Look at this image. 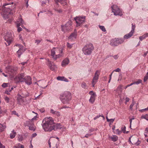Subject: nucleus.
I'll return each instance as SVG.
<instances>
[{
	"label": "nucleus",
	"mask_w": 148,
	"mask_h": 148,
	"mask_svg": "<svg viewBox=\"0 0 148 148\" xmlns=\"http://www.w3.org/2000/svg\"><path fill=\"white\" fill-rule=\"evenodd\" d=\"M45 121L42 125V127L45 131H51L55 129V126L53 118L51 117H46L43 120Z\"/></svg>",
	"instance_id": "f257e3e1"
},
{
	"label": "nucleus",
	"mask_w": 148,
	"mask_h": 148,
	"mask_svg": "<svg viewBox=\"0 0 148 148\" xmlns=\"http://www.w3.org/2000/svg\"><path fill=\"white\" fill-rule=\"evenodd\" d=\"M72 98L71 93L69 91H66L60 94V99L64 104L68 103Z\"/></svg>",
	"instance_id": "f03ea898"
},
{
	"label": "nucleus",
	"mask_w": 148,
	"mask_h": 148,
	"mask_svg": "<svg viewBox=\"0 0 148 148\" xmlns=\"http://www.w3.org/2000/svg\"><path fill=\"white\" fill-rule=\"evenodd\" d=\"M63 49L59 47H53L51 50V56L55 60L63 56Z\"/></svg>",
	"instance_id": "7ed1b4c3"
},
{
	"label": "nucleus",
	"mask_w": 148,
	"mask_h": 148,
	"mask_svg": "<svg viewBox=\"0 0 148 148\" xmlns=\"http://www.w3.org/2000/svg\"><path fill=\"white\" fill-rule=\"evenodd\" d=\"M94 47L91 43H88L82 49V51L84 55H90L93 50Z\"/></svg>",
	"instance_id": "20e7f679"
},
{
	"label": "nucleus",
	"mask_w": 148,
	"mask_h": 148,
	"mask_svg": "<svg viewBox=\"0 0 148 148\" xmlns=\"http://www.w3.org/2000/svg\"><path fill=\"white\" fill-rule=\"evenodd\" d=\"M112 12L115 16L119 15L121 16L122 15V11L116 5H113L111 7Z\"/></svg>",
	"instance_id": "39448f33"
},
{
	"label": "nucleus",
	"mask_w": 148,
	"mask_h": 148,
	"mask_svg": "<svg viewBox=\"0 0 148 148\" xmlns=\"http://www.w3.org/2000/svg\"><path fill=\"white\" fill-rule=\"evenodd\" d=\"M72 22L71 21H69L64 25H62V30L64 32L70 30L72 28Z\"/></svg>",
	"instance_id": "423d86ee"
},
{
	"label": "nucleus",
	"mask_w": 148,
	"mask_h": 148,
	"mask_svg": "<svg viewBox=\"0 0 148 148\" xmlns=\"http://www.w3.org/2000/svg\"><path fill=\"white\" fill-rule=\"evenodd\" d=\"M85 16L76 17L74 18L77 23V26H80L85 21Z\"/></svg>",
	"instance_id": "0eeeda50"
},
{
	"label": "nucleus",
	"mask_w": 148,
	"mask_h": 148,
	"mask_svg": "<svg viewBox=\"0 0 148 148\" xmlns=\"http://www.w3.org/2000/svg\"><path fill=\"white\" fill-rule=\"evenodd\" d=\"M100 73V71L99 70H97L96 71L92 82V87H95V85L97 82Z\"/></svg>",
	"instance_id": "6e6552de"
},
{
	"label": "nucleus",
	"mask_w": 148,
	"mask_h": 148,
	"mask_svg": "<svg viewBox=\"0 0 148 148\" xmlns=\"http://www.w3.org/2000/svg\"><path fill=\"white\" fill-rule=\"evenodd\" d=\"M123 42L122 40L118 38H114L111 40L110 45L113 46H117Z\"/></svg>",
	"instance_id": "1a4fd4ad"
},
{
	"label": "nucleus",
	"mask_w": 148,
	"mask_h": 148,
	"mask_svg": "<svg viewBox=\"0 0 148 148\" xmlns=\"http://www.w3.org/2000/svg\"><path fill=\"white\" fill-rule=\"evenodd\" d=\"M5 39L8 43V45H7L6 43H5L6 45H9L12 41V36L11 33L10 32L7 33L5 36Z\"/></svg>",
	"instance_id": "9d476101"
},
{
	"label": "nucleus",
	"mask_w": 148,
	"mask_h": 148,
	"mask_svg": "<svg viewBox=\"0 0 148 148\" xmlns=\"http://www.w3.org/2000/svg\"><path fill=\"white\" fill-rule=\"evenodd\" d=\"M16 23L17 25V27L18 28L17 31L18 32H20L22 30V28L19 27L20 26H21L23 28H25V27H23L22 25L24 24V22L22 18H21L19 19ZM25 29H26L25 28Z\"/></svg>",
	"instance_id": "9b49d317"
},
{
	"label": "nucleus",
	"mask_w": 148,
	"mask_h": 148,
	"mask_svg": "<svg viewBox=\"0 0 148 148\" xmlns=\"http://www.w3.org/2000/svg\"><path fill=\"white\" fill-rule=\"evenodd\" d=\"M135 28V25H133V24H132V30L129 33L127 34L124 36V39H127L130 38L133 35L134 33Z\"/></svg>",
	"instance_id": "f8f14e48"
},
{
	"label": "nucleus",
	"mask_w": 148,
	"mask_h": 148,
	"mask_svg": "<svg viewBox=\"0 0 148 148\" xmlns=\"http://www.w3.org/2000/svg\"><path fill=\"white\" fill-rule=\"evenodd\" d=\"M26 123L29 127V128L30 130L33 131H35L36 128V127L34 125V124L31 120L27 121Z\"/></svg>",
	"instance_id": "ddd939ff"
},
{
	"label": "nucleus",
	"mask_w": 148,
	"mask_h": 148,
	"mask_svg": "<svg viewBox=\"0 0 148 148\" xmlns=\"http://www.w3.org/2000/svg\"><path fill=\"white\" fill-rule=\"evenodd\" d=\"M16 47H18L19 48L18 50L17 51V53L18 54V56L20 57L22 54V53L24 52L23 49V46L20 44H16L15 46Z\"/></svg>",
	"instance_id": "4468645a"
},
{
	"label": "nucleus",
	"mask_w": 148,
	"mask_h": 148,
	"mask_svg": "<svg viewBox=\"0 0 148 148\" xmlns=\"http://www.w3.org/2000/svg\"><path fill=\"white\" fill-rule=\"evenodd\" d=\"M115 91V95L116 96L121 95L122 92V86L121 85H119L118 86L117 88L114 90Z\"/></svg>",
	"instance_id": "2eb2a0df"
},
{
	"label": "nucleus",
	"mask_w": 148,
	"mask_h": 148,
	"mask_svg": "<svg viewBox=\"0 0 148 148\" xmlns=\"http://www.w3.org/2000/svg\"><path fill=\"white\" fill-rule=\"evenodd\" d=\"M24 81L27 85H29L31 84L32 82V78L31 77L27 76L25 77L24 78Z\"/></svg>",
	"instance_id": "dca6fc26"
},
{
	"label": "nucleus",
	"mask_w": 148,
	"mask_h": 148,
	"mask_svg": "<svg viewBox=\"0 0 148 148\" xmlns=\"http://www.w3.org/2000/svg\"><path fill=\"white\" fill-rule=\"evenodd\" d=\"M48 65L49 69L52 71H55L57 68L56 65L54 64H52L50 62H49Z\"/></svg>",
	"instance_id": "f3484780"
},
{
	"label": "nucleus",
	"mask_w": 148,
	"mask_h": 148,
	"mask_svg": "<svg viewBox=\"0 0 148 148\" xmlns=\"http://www.w3.org/2000/svg\"><path fill=\"white\" fill-rule=\"evenodd\" d=\"M77 35V32L75 31L70 35L68 38L69 39L71 40H73L76 38Z\"/></svg>",
	"instance_id": "a211bd4d"
},
{
	"label": "nucleus",
	"mask_w": 148,
	"mask_h": 148,
	"mask_svg": "<svg viewBox=\"0 0 148 148\" xmlns=\"http://www.w3.org/2000/svg\"><path fill=\"white\" fill-rule=\"evenodd\" d=\"M69 61L68 58H66L63 60L62 62L61 65L62 66H65L69 63Z\"/></svg>",
	"instance_id": "6ab92c4d"
},
{
	"label": "nucleus",
	"mask_w": 148,
	"mask_h": 148,
	"mask_svg": "<svg viewBox=\"0 0 148 148\" xmlns=\"http://www.w3.org/2000/svg\"><path fill=\"white\" fill-rule=\"evenodd\" d=\"M57 79L58 80L64 81L67 82H69L68 80L64 76H58L57 77Z\"/></svg>",
	"instance_id": "aec40b11"
},
{
	"label": "nucleus",
	"mask_w": 148,
	"mask_h": 148,
	"mask_svg": "<svg viewBox=\"0 0 148 148\" xmlns=\"http://www.w3.org/2000/svg\"><path fill=\"white\" fill-rule=\"evenodd\" d=\"M54 1L57 4H58L59 2L60 3L63 5L67 4L66 0H54Z\"/></svg>",
	"instance_id": "412c9836"
},
{
	"label": "nucleus",
	"mask_w": 148,
	"mask_h": 148,
	"mask_svg": "<svg viewBox=\"0 0 148 148\" xmlns=\"http://www.w3.org/2000/svg\"><path fill=\"white\" fill-rule=\"evenodd\" d=\"M17 100L18 102L20 104H21L24 102V101L22 97L20 95H18Z\"/></svg>",
	"instance_id": "4be33fe9"
},
{
	"label": "nucleus",
	"mask_w": 148,
	"mask_h": 148,
	"mask_svg": "<svg viewBox=\"0 0 148 148\" xmlns=\"http://www.w3.org/2000/svg\"><path fill=\"white\" fill-rule=\"evenodd\" d=\"M110 139H111L112 141H116L118 139V137L115 135H113L112 136H110L109 137Z\"/></svg>",
	"instance_id": "5701e85b"
},
{
	"label": "nucleus",
	"mask_w": 148,
	"mask_h": 148,
	"mask_svg": "<svg viewBox=\"0 0 148 148\" xmlns=\"http://www.w3.org/2000/svg\"><path fill=\"white\" fill-rule=\"evenodd\" d=\"M25 75L24 73L20 74L18 77L19 81L20 82H23L24 80Z\"/></svg>",
	"instance_id": "b1692460"
},
{
	"label": "nucleus",
	"mask_w": 148,
	"mask_h": 148,
	"mask_svg": "<svg viewBox=\"0 0 148 148\" xmlns=\"http://www.w3.org/2000/svg\"><path fill=\"white\" fill-rule=\"evenodd\" d=\"M96 97V96H90V99L89 100V102L92 104H93L95 101Z\"/></svg>",
	"instance_id": "393cba45"
},
{
	"label": "nucleus",
	"mask_w": 148,
	"mask_h": 148,
	"mask_svg": "<svg viewBox=\"0 0 148 148\" xmlns=\"http://www.w3.org/2000/svg\"><path fill=\"white\" fill-rule=\"evenodd\" d=\"M16 135V132H15L14 130H13L10 134V138L11 139L14 138Z\"/></svg>",
	"instance_id": "a878e982"
},
{
	"label": "nucleus",
	"mask_w": 148,
	"mask_h": 148,
	"mask_svg": "<svg viewBox=\"0 0 148 148\" xmlns=\"http://www.w3.org/2000/svg\"><path fill=\"white\" fill-rule=\"evenodd\" d=\"M148 34L147 33L144 34L142 36L139 37V39L140 41H142L148 36Z\"/></svg>",
	"instance_id": "bb28decb"
},
{
	"label": "nucleus",
	"mask_w": 148,
	"mask_h": 148,
	"mask_svg": "<svg viewBox=\"0 0 148 148\" xmlns=\"http://www.w3.org/2000/svg\"><path fill=\"white\" fill-rule=\"evenodd\" d=\"M6 127L5 125H3L2 124L0 123V131L2 132L6 128Z\"/></svg>",
	"instance_id": "cd10ccee"
},
{
	"label": "nucleus",
	"mask_w": 148,
	"mask_h": 148,
	"mask_svg": "<svg viewBox=\"0 0 148 148\" xmlns=\"http://www.w3.org/2000/svg\"><path fill=\"white\" fill-rule=\"evenodd\" d=\"M14 148H24L23 145L20 143L14 146Z\"/></svg>",
	"instance_id": "c85d7f7f"
},
{
	"label": "nucleus",
	"mask_w": 148,
	"mask_h": 148,
	"mask_svg": "<svg viewBox=\"0 0 148 148\" xmlns=\"http://www.w3.org/2000/svg\"><path fill=\"white\" fill-rule=\"evenodd\" d=\"M126 127L125 126H123L121 127V132H123L124 133H127L128 132V131H125Z\"/></svg>",
	"instance_id": "c756f323"
},
{
	"label": "nucleus",
	"mask_w": 148,
	"mask_h": 148,
	"mask_svg": "<svg viewBox=\"0 0 148 148\" xmlns=\"http://www.w3.org/2000/svg\"><path fill=\"white\" fill-rule=\"evenodd\" d=\"M141 119H145L148 121V114H146L142 115L141 117Z\"/></svg>",
	"instance_id": "7c9ffc66"
},
{
	"label": "nucleus",
	"mask_w": 148,
	"mask_h": 148,
	"mask_svg": "<svg viewBox=\"0 0 148 148\" xmlns=\"http://www.w3.org/2000/svg\"><path fill=\"white\" fill-rule=\"evenodd\" d=\"M106 119L107 121L110 122V123H112L115 120V119H108L107 116H106Z\"/></svg>",
	"instance_id": "2f4dec72"
},
{
	"label": "nucleus",
	"mask_w": 148,
	"mask_h": 148,
	"mask_svg": "<svg viewBox=\"0 0 148 148\" xmlns=\"http://www.w3.org/2000/svg\"><path fill=\"white\" fill-rule=\"evenodd\" d=\"M89 94L90 95V96H96V93L94 92L93 91H90L89 92Z\"/></svg>",
	"instance_id": "473e14b6"
},
{
	"label": "nucleus",
	"mask_w": 148,
	"mask_h": 148,
	"mask_svg": "<svg viewBox=\"0 0 148 148\" xmlns=\"http://www.w3.org/2000/svg\"><path fill=\"white\" fill-rule=\"evenodd\" d=\"M99 27L100 28L103 32H105L106 30L104 26L99 25Z\"/></svg>",
	"instance_id": "72a5a7b5"
},
{
	"label": "nucleus",
	"mask_w": 148,
	"mask_h": 148,
	"mask_svg": "<svg viewBox=\"0 0 148 148\" xmlns=\"http://www.w3.org/2000/svg\"><path fill=\"white\" fill-rule=\"evenodd\" d=\"M9 84L5 83H4L1 86L3 88H5L8 86Z\"/></svg>",
	"instance_id": "f704fd0d"
},
{
	"label": "nucleus",
	"mask_w": 148,
	"mask_h": 148,
	"mask_svg": "<svg viewBox=\"0 0 148 148\" xmlns=\"http://www.w3.org/2000/svg\"><path fill=\"white\" fill-rule=\"evenodd\" d=\"M72 45L73 44H71L68 42H67V47L68 48L71 49L72 47Z\"/></svg>",
	"instance_id": "c9c22d12"
},
{
	"label": "nucleus",
	"mask_w": 148,
	"mask_h": 148,
	"mask_svg": "<svg viewBox=\"0 0 148 148\" xmlns=\"http://www.w3.org/2000/svg\"><path fill=\"white\" fill-rule=\"evenodd\" d=\"M8 13H7L4 14H3V17L4 19H6L8 18Z\"/></svg>",
	"instance_id": "e433bc0d"
},
{
	"label": "nucleus",
	"mask_w": 148,
	"mask_h": 148,
	"mask_svg": "<svg viewBox=\"0 0 148 148\" xmlns=\"http://www.w3.org/2000/svg\"><path fill=\"white\" fill-rule=\"evenodd\" d=\"M142 82V80L140 79H139L136 82H134L135 84H138Z\"/></svg>",
	"instance_id": "4c0bfd02"
},
{
	"label": "nucleus",
	"mask_w": 148,
	"mask_h": 148,
	"mask_svg": "<svg viewBox=\"0 0 148 148\" xmlns=\"http://www.w3.org/2000/svg\"><path fill=\"white\" fill-rule=\"evenodd\" d=\"M13 3V2H12L11 3H6L5 4H4V5H3V9H4V8H5V6L6 5H10L11 4H12Z\"/></svg>",
	"instance_id": "58836bf2"
},
{
	"label": "nucleus",
	"mask_w": 148,
	"mask_h": 148,
	"mask_svg": "<svg viewBox=\"0 0 148 148\" xmlns=\"http://www.w3.org/2000/svg\"><path fill=\"white\" fill-rule=\"evenodd\" d=\"M4 99L5 101L7 102V103H8L9 102V98H8L7 97H4Z\"/></svg>",
	"instance_id": "ea45409f"
},
{
	"label": "nucleus",
	"mask_w": 148,
	"mask_h": 148,
	"mask_svg": "<svg viewBox=\"0 0 148 148\" xmlns=\"http://www.w3.org/2000/svg\"><path fill=\"white\" fill-rule=\"evenodd\" d=\"M121 133V131L119 130V129L116 130V134H120Z\"/></svg>",
	"instance_id": "a19ab883"
},
{
	"label": "nucleus",
	"mask_w": 148,
	"mask_h": 148,
	"mask_svg": "<svg viewBox=\"0 0 148 148\" xmlns=\"http://www.w3.org/2000/svg\"><path fill=\"white\" fill-rule=\"evenodd\" d=\"M134 105V103H132L130 105V108L131 110H132V108Z\"/></svg>",
	"instance_id": "79ce46f5"
},
{
	"label": "nucleus",
	"mask_w": 148,
	"mask_h": 148,
	"mask_svg": "<svg viewBox=\"0 0 148 148\" xmlns=\"http://www.w3.org/2000/svg\"><path fill=\"white\" fill-rule=\"evenodd\" d=\"M81 86L82 88H85L86 86V84L84 83H83L82 84Z\"/></svg>",
	"instance_id": "37998d69"
},
{
	"label": "nucleus",
	"mask_w": 148,
	"mask_h": 148,
	"mask_svg": "<svg viewBox=\"0 0 148 148\" xmlns=\"http://www.w3.org/2000/svg\"><path fill=\"white\" fill-rule=\"evenodd\" d=\"M92 135V134H86L84 137L88 138L89 136H91Z\"/></svg>",
	"instance_id": "c03bdc74"
},
{
	"label": "nucleus",
	"mask_w": 148,
	"mask_h": 148,
	"mask_svg": "<svg viewBox=\"0 0 148 148\" xmlns=\"http://www.w3.org/2000/svg\"><path fill=\"white\" fill-rule=\"evenodd\" d=\"M55 114L57 116H59L60 115V113L59 112H58V111H56Z\"/></svg>",
	"instance_id": "a18cd8bd"
},
{
	"label": "nucleus",
	"mask_w": 148,
	"mask_h": 148,
	"mask_svg": "<svg viewBox=\"0 0 148 148\" xmlns=\"http://www.w3.org/2000/svg\"><path fill=\"white\" fill-rule=\"evenodd\" d=\"M56 112V111H54L53 109H51V113L53 114H55Z\"/></svg>",
	"instance_id": "49530a36"
},
{
	"label": "nucleus",
	"mask_w": 148,
	"mask_h": 148,
	"mask_svg": "<svg viewBox=\"0 0 148 148\" xmlns=\"http://www.w3.org/2000/svg\"><path fill=\"white\" fill-rule=\"evenodd\" d=\"M120 70H121L119 68H118L116 69L115 70H114L113 71L114 72L115 71L117 72H119L120 71Z\"/></svg>",
	"instance_id": "de8ad7c7"
},
{
	"label": "nucleus",
	"mask_w": 148,
	"mask_h": 148,
	"mask_svg": "<svg viewBox=\"0 0 148 148\" xmlns=\"http://www.w3.org/2000/svg\"><path fill=\"white\" fill-rule=\"evenodd\" d=\"M101 116V115H98L96 116L94 118V120H96V119H97V118H99V117H100Z\"/></svg>",
	"instance_id": "09e8293b"
},
{
	"label": "nucleus",
	"mask_w": 148,
	"mask_h": 148,
	"mask_svg": "<svg viewBox=\"0 0 148 148\" xmlns=\"http://www.w3.org/2000/svg\"><path fill=\"white\" fill-rule=\"evenodd\" d=\"M37 134L36 133H34L32 135V137L33 138L36 136H37Z\"/></svg>",
	"instance_id": "8fccbe9b"
},
{
	"label": "nucleus",
	"mask_w": 148,
	"mask_h": 148,
	"mask_svg": "<svg viewBox=\"0 0 148 148\" xmlns=\"http://www.w3.org/2000/svg\"><path fill=\"white\" fill-rule=\"evenodd\" d=\"M40 40H36L35 41V43H36L37 44H38L40 43Z\"/></svg>",
	"instance_id": "3c124183"
},
{
	"label": "nucleus",
	"mask_w": 148,
	"mask_h": 148,
	"mask_svg": "<svg viewBox=\"0 0 148 148\" xmlns=\"http://www.w3.org/2000/svg\"><path fill=\"white\" fill-rule=\"evenodd\" d=\"M145 134H148V127L146 128L145 130Z\"/></svg>",
	"instance_id": "603ef678"
},
{
	"label": "nucleus",
	"mask_w": 148,
	"mask_h": 148,
	"mask_svg": "<svg viewBox=\"0 0 148 148\" xmlns=\"http://www.w3.org/2000/svg\"><path fill=\"white\" fill-rule=\"evenodd\" d=\"M125 100H126V103H126L127 102H128L129 101L130 99H129V98H128V97H126V98Z\"/></svg>",
	"instance_id": "864d4df0"
},
{
	"label": "nucleus",
	"mask_w": 148,
	"mask_h": 148,
	"mask_svg": "<svg viewBox=\"0 0 148 148\" xmlns=\"http://www.w3.org/2000/svg\"><path fill=\"white\" fill-rule=\"evenodd\" d=\"M48 143L49 145V146L50 148L51 147V143L50 142V140L48 141Z\"/></svg>",
	"instance_id": "5fc2aeb1"
},
{
	"label": "nucleus",
	"mask_w": 148,
	"mask_h": 148,
	"mask_svg": "<svg viewBox=\"0 0 148 148\" xmlns=\"http://www.w3.org/2000/svg\"><path fill=\"white\" fill-rule=\"evenodd\" d=\"M113 57L115 59H117L118 58V56L117 55H114V56H113Z\"/></svg>",
	"instance_id": "6e6d98bb"
},
{
	"label": "nucleus",
	"mask_w": 148,
	"mask_h": 148,
	"mask_svg": "<svg viewBox=\"0 0 148 148\" xmlns=\"http://www.w3.org/2000/svg\"><path fill=\"white\" fill-rule=\"evenodd\" d=\"M56 11L58 12H61L62 11V10L61 9H60L59 10H56Z\"/></svg>",
	"instance_id": "4d7b16f0"
},
{
	"label": "nucleus",
	"mask_w": 148,
	"mask_h": 148,
	"mask_svg": "<svg viewBox=\"0 0 148 148\" xmlns=\"http://www.w3.org/2000/svg\"><path fill=\"white\" fill-rule=\"evenodd\" d=\"M37 118L36 116H34L32 119V120H36V119Z\"/></svg>",
	"instance_id": "13d9d810"
},
{
	"label": "nucleus",
	"mask_w": 148,
	"mask_h": 148,
	"mask_svg": "<svg viewBox=\"0 0 148 148\" xmlns=\"http://www.w3.org/2000/svg\"><path fill=\"white\" fill-rule=\"evenodd\" d=\"M113 71H112V73H111V74L110 75V80H111V78H112V73H113Z\"/></svg>",
	"instance_id": "bf43d9fd"
},
{
	"label": "nucleus",
	"mask_w": 148,
	"mask_h": 148,
	"mask_svg": "<svg viewBox=\"0 0 148 148\" xmlns=\"http://www.w3.org/2000/svg\"><path fill=\"white\" fill-rule=\"evenodd\" d=\"M148 53V51H147V52L145 53L143 55V56H145L147 55V54Z\"/></svg>",
	"instance_id": "052dcab7"
},
{
	"label": "nucleus",
	"mask_w": 148,
	"mask_h": 148,
	"mask_svg": "<svg viewBox=\"0 0 148 148\" xmlns=\"http://www.w3.org/2000/svg\"><path fill=\"white\" fill-rule=\"evenodd\" d=\"M130 126H131L132 123V119H130Z\"/></svg>",
	"instance_id": "680f3d73"
},
{
	"label": "nucleus",
	"mask_w": 148,
	"mask_h": 148,
	"mask_svg": "<svg viewBox=\"0 0 148 148\" xmlns=\"http://www.w3.org/2000/svg\"><path fill=\"white\" fill-rule=\"evenodd\" d=\"M2 74L3 75H4L5 77H8V75H7L5 74L4 73H2Z\"/></svg>",
	"instance_id": "e2e57ef3"
},
{
	"label": "nucleus",
	"mask_w": 148,
	"mask_h": 148,
	"mask_svg": "<svg viewBox=\"0 0 148 148\" xmlns=\"http://www.w3.org/2000/svg\"><path fill=\"white\" fill-rule=\"evenodd\" d=\"M18 140L19 141H22V138L21 137V138H18Z\"/></svg>",
	"instance_id": "0e129e2a"
},
{
	"label": "nucleus",
	"mask_w": 148,
	"mask_h": 148,
	"mask_svg": "<svg viewBox=\"0 0 148 148\" xmlns=\"http://www.w3.org/2000/svg\"><path fill=\"white\" fill-rule=\"evenodd\" d=\"M134 82H133V83H131L129 85V86H132V85H133V84H134Z\"/></svg>",
	"instance_id": "69168bd1"
},
{
	"label": "nucleus",
	"mask_w": 148,
	"mask_h": 148,
	"mask_svg": "<svg viewBox=\"0 0 148 148\" xmlns=\"http://www.w3.org/2000/svg\"><path fill=\"white\" fill-rule=\"evenodd\" d=\"M68 108V107H67L66 106H64L63 107H62L61 108L63 109V108Z\"/></svg>",
	"instance_id": "338daca9"
},
{
	"label": "nucleus",
	"mask_w": 148,
	"mask_h": 148,
	"mask_svg": "<svg viewBox=\"0 0 148 148\" xmlns=\"http://www.w3.org/2000/svg\"><path fill=\"white\" fill-rule=\"evenodd\" d=\"M45 4V2H44V1H42V6H43V5Z\"/></svg>",
	"instance_id": "774afa93"
}]
</instances>
